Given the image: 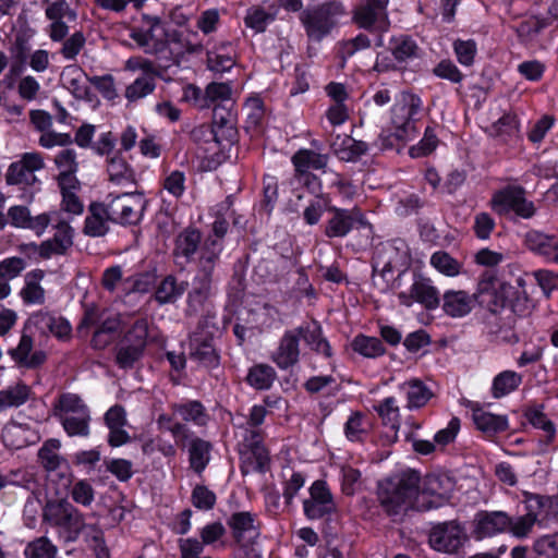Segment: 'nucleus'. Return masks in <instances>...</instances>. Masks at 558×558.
Returning <instances> with one entry per match:
<instances>
[{"label":"nucleus","mask_w":558,"mask_h":558,"mask_svg":"<svg viewBox=\"0 0 558 558\" xmlns=\"http://www.w3.org/2000/svg\"><path fill=\"white\" fill-rule=\"evenodd\" d=\"M154 89L155 80L151 76L144 75L136 78L131 85L126 87L125 97L130 101H135L151 94Z\"/></svg>","instance_id":"obj_60"},{"label":"nucleus","mask_w":558,"mask_h":558,"mask_svg":"<svg viewBox=\"0 0 558 558\" xmlns=\"http://www.w3.org/2000/svg\"><path fill=\"white\" fill-rule=\"evenodd\" d=\"M250 434L244 437V446L250 449V454L255 459V470L263 471L268 464L269 456L264 446L260 445V434L257 429L246 430Z\"/></svg>","instance_id":"obj_49"},{"label":"nucleus","mask_w":558,"mask_h":558,"mask_svg":"<svg viewBox=\"0 0 558 558\" xmlns=\"http://www.w3.org/2000/svg\"><path fill=\"white\" fill-rule=\"evenodd\" d=\"M61 82L76 99L92 100L90 77L80 66H65L61 73Z\"/></svg>","instance_id":"obj_25"},{"label":"nucleus","mask_w":558,"mask_h":558,"mask_svg":"<svg viewBox=\"0 0 558 558\" xmlns=\"http://www.w3.org/2000/svg\"><path fill=\"white\" fill-rule=\"evenodd\" d=\"M44 521L54 527H60L66 533L69 541H75L78 534L87 529V542L98 558H108V549L105 545L104 533L95 525H86L83 514L65 500L49 501L44 508Z\"/></svg>","instance_id":"obj_1"},{"label":"nucleus","mask_w":558,"mask_h":558,"mask_svg":"<svg viewBox=\"0 0 558 558\" xmlns=\"http://www.w3.org/2000/svg\"><path fill=\"white\" fill-rule=\"evenodd\" d=\"M26 558H56L57 547L45 536L27 544L24 550Z\"/></svg>","instance_id":"obj_56"},{"label":"nucleus","mask_w":558,"mask_h":558,"mask_svg":"<svg viewBox=\"0 0 558 558\" xmlns=\"http://www.w3.org/2000/svg\"><path fill=\"white\" fill-rule=\"evenodd\" d=\"M522 381V376L513 371H505L498 374L492 387V392L495 398H501L511 391L515 390Z\"/></svg>","instance_id":"obj_51"},{"label":"nucleus","mask_w":558,"mask_h":558,"mask_svg":"<svg viewBox=\"0 0 558 558\" xmlns=\"http://www.w3.org/2000/svg\"><path fill=\"white\" fill-rule=\"evenodd\" d=\"M430 264L441 274L453 277L460 274L461 264L447 252L439 251L432 255Z\"/></svg>","instance_id":"obj_58"},{"label":"nucleus","mask_w":558,"mask_h":558,"mask_svg":"<svg viewBox=\"0 0 558 558\" xmlns=\"http://www.w3.org/2000/svg\"><path fill=\"white\" fill-rule=\"evenodd\" d=\"M29 396L31 388L23 383L9 386L0 391V411L24 404L29 399Z\"/></svg>","instance_id":"obj_46"},{"label":"nucleus","mask_w":558,"mask_h":558,"mask_svg":"<svg viewBox=\"0 0 558 558\" xmlns=\"http://www.w3.org/2000/svg\"><path fill=\"white\" fill-rule=\"evenodd\" d=\"M408 397V408H421L432 398L430 390L418 379H411L402 385Z\"/></svg>","instance_id":"obj_48"},{"label":"nucleus","mask_w":558,"mask_h":558,"mask_svg":"<svg viewBox=\"0 0 558 558\" xmlns=\"http://www.w3.org/2000/svg\"><path fill=\"white\" fill-rule=\"evenodd\" d=\"M466 404L473 410V421L478 429L485 433H497L508 428V421L505 416L485 412L471 401H468Z\"/></svg>","instance_id":"obj_39"},{"label":"nucleus","mask_w":558,"mask_h":558,"mask_svg":"<svg viewBox=\"0 0 558 558\" xmlns=\"http://www.w3.org/2000/svg\"><path fill=\"white\" fill-rule=\"evenodd\" d=\"M46 272L41 269L28 271L24 278V286L20 290L22 301L27 305H43L46 301V291L41 287Z\"/></svg>","instance_id":"obj_27"},{"label":"nucleus","mask_w":558,"mask_h":558,"mask_svg":"<svg viewBox=\"0 0 558 558\" xmlns=\"http://www.w3.org/2000/svg\"><path fill=\"white\" fill-rule=\"evenodd\" d=\"M422 100L418 96L403 92L396 101L391 111V122L396 129L395 137L402 141H411L417 131L414 118L420 112Z\"/></svg>","instance_id":"obj_9"},{"label":"nucleus","mask_w":558,"mask_h":558,"mask_svg":"<svg viewBox=\"0 0 558 558\" xmlns=\"http://www.w3.org/2000/svg\"><path fill=\"white\" fill-rule=\"evenodd\" d=\"M454 489V482L445 474H429L425 477L421 497L432 496L438 499V504L448 500Z\"/></svg>","instance_id":"obj_34"},{"label":"nucleus","mask_w":558,"mask_h":558,"mask_svg":"<svg viewBox=\"0 0 558 558\" xmlns=\"http://www.w3.org/2000/svg\"><path fill=\"white\" fill-rule=\"evenodd\" d=\"M510 290L509 283L498 278L492 270H487L480 277L476 291L473 294L475 303L487 308L489 315H498L510 310L507 307Z\"/></svg>","instance_id":"obj_6"},{"label":"nucleus","mask_w":558,"mask_h":558,"mask_svg":"<svg viewBox=\"0 0 558 558\" xmlns=\"http://www.w3.org/2000/svg\"><path fill=\"white\" fill-rule=\"evenodd\" d=\"M276 13V10H266L260 5H253L246 11L244 24L254 33H263L268 24L275 20Z\"/></svg>","instance_id":"obj_45"},{"label":"nucleus","mask_w":558,"mask_h":558,"mask_svg":"<svg viewBox=\"0 0 558 558\" xmlns=\"http://www.w3.org/2000/svg\"><path fill=\"white\" fill-rule=\"evenodd\" d=\"M418 481V475L410 472L397 480L381 483L378 499L385 511L390 515H398L413 508L421 509L416 504L420 497Z\"/></svg>","instance_id":"obj_2"},{"label":"nucleus","mask_w":558,"mask_h":558,"mask_svg":"<svg viewBox=\"0 0 558 558\" xmlns=\"http://www.w3.org/2000/svg\"><path fill=\"white\" fill-rule=\"evenodd\" d=\"M292 162L295 171L303 174L311 169L319 170L325 168L328 162V156L311 149H300L293 155Z\"/></svg>","instance_id":"obj_42"},{"label":"nucleus","mask_w":558,"mask_h":558,"mask_svg":"<svg viewBox=\"0 0 558 558\" xmlns=\"http://www.w3.org/2000/svg\"><path fill=\"white\" fill-rule=\"evenodd\" d=\"M276 378L275 369L267 364L253 366L247 374L248 384L255 389H268Z\"/></svg>","instance_id":"obj_53"},{"label":"nucleus","mask_w":558,"mask_h":558,"mask_svg":"<svg viewBox=\"0 0 558 558\" xmlns=\"http://www.w3.org/2000/svg\"><path fill=\"white\" fill-rule=\"evenodd\" d=\"M4 445L12 449H20L35 441L36 434L27 425L11 422L1 433Z\"/></svg>","instance_id":"obj_33"},{"label":"nucleus","mask_w":558,"mask_h":558,"mask_svg":"<svg viewBox=\"0 0 558 558\" xmlns=\"http://www.w3.org/2000/svg\"><path fill=\"white\" fill-rule=\"evenodd\" d=\"M111 222L120 225L137 223L146 209L147 199L141 192L109 194L104 201Z\"/></svg>","instance_id":"obj_7"},{"label":"nucleus","mask_w":558,"mask_h":558,"mask_svg":"<svg viewBox=\"0 0 558 558\" xmlns=\"http://www.w3.org/2000/svg\"><path fill=\"white\" fill-rule=\"evenodd\" d=\"M211 445L201 438H195L190 445V464L191 468L201 473L207 466L210 459Z\"/></svg>","instance_id":"obj_47"},{"label":"nucleus","mask_w":558,"mask_h":558,"mask_svg":"<svg viewBox=\"0 0 558 558\" xmlns=\"http://www.w3.org/2000/svg\"><path fill=\"white\" fill-rule=\"evenodd\" d=\"M187 281H179L175 276H166L156 287L154 298L160 305L175 303L186 291Z\"/></svg>","instance_id":"obj_32"},{"label":"nucleus","mask_w":558,"mask_h":558,"mask_svg":"<svg viewBox=\"0 0 558 558\" xmlns=\"http://www.w3.org/2000/svg\"><path fill=\"white\" fill-rule=\"evenodd\" d=\"M524 243L529 250L558 263V238L537 230L526 232Z\"/></svg>","instance_id":"obj_29"},{"label":"nucleus","mask_w":558,"mask_h":558,"mask_svg":"<svg viewBox=\"0 0 558 558\" xmlns=\"http://www.w3.org/2000/svg\"><path fill=\"white\" fill-rule=\"evenodd\" d=\"M490 207L499 215L513 211L518 217L531 219L536 214L532 201L525 197V190L518 185H508L493 194Z\"/></svg>","instance_id":"obj_10"},{"label":"nucleus","mask_w":558,"mask_h":558,"mask_svg":"<svg viewBox=\"0 0 558 558\" xmlns=\"http://www.w3.org/2000/svg\"><path fill=\"white\" fill-rule=\"evenodd\" d=\"M329 213H331V217L327 220L325 226V235L328 238H343L353 230L356 225L369 227L359 208L348 210L330 207Z\"/></svg>","instance_id":"obj_14"},{"label":"nucleus","mask_w":558,"mask_h":558,"mask_svg":"<svg viewBox=\"0 0 558 558\" xmlns=\"http://www.w3.org/2000/svg\"><path fill=\"white\" fill-rule=\"evenodd\" d=\"M536 521L537 515L533 512H529L515 519L511 518V523L509 524L508 530L513 536L523 538L532 532Z\"/></svg>","instance_id":"obj_62"},{"label":"nucleus","mask_w":558,"mask_h":558,"mask_svg":"<svg viewBox=\"0 0 558 558\" xmlns=\"http://www.w3.org/2000/svg\"><path fill=\"white\" fill-rule=\"evenodd\" d=\"M8 218L13 227L32 230L37 235L44 234L51 222L49 214L43 213L37 216H32L27 207L20 205L9 208L7 219Z\"/></svg>","instance_id":"obj_20"},{"label":"nucleus","mask_w":558,"mask_h":558,"mask_svg":"<svg viewBox=\"0 0 558 558\" xmlns=\"http://www.w3.org/2000/svg\"><path fill=\"white\" fill-rule=\"evenodd\" d=\"M300 331V339L302 338L312 350L324 354L325 356H331V349L328 341L323 338L322 327L317 322H313L305 326L296 328Z\"/></svg>","instance_id":"obj_40"},{"label":"nucleus","mask_w":558,"mask_h":558,"mask_svg":"<svg viewBox=\"0 0 558 558\" xmlns=\"http://www.w3.org/2000/svg\"><path fill=\"white\" fill-rule=\"evenodd\" d=\"M396 253V247L391 244H384L377 247L374 256V275L383 280H389L388 277L392 276L393 259L389 257L387 260L383 258L384 254L390 255Z\"/></svg>","instance_id":"obj_52"},{"label":"nucleus","mask_w":558,"mask_h":558,"mask_svg":"<svg viewBox=\"0 0 558 558\" xmlns=\"http://www.w3.org/2000/svg\"><path fill=\"white\" fill-rule=\"evenodd\" d=\"M304 513L308 519H320L331 513L336 506L332 496L323 481H316L310 488V498L303 502Z\"/></svg>","instance_id":"obj_16"},{"label":"nucleus","mask_w":558,"mask_h":558,"mask_svg":"<svg viewBox=\"0 0 558 558\" xmlns=\"http://www.w3.org/2000/svg\"><path fill=\"white\" fill-rule=\"evenodd\" d=\"M145 344V337L141 336L135 343L120 347L116 355L117 364L121 368L133 367L134 363L142 356Z\"/></svg>","instance_id":"obj_50"},{"label":"nucleus","mask_w":558,"mask_h":558,"mask_svg":"<svg viewBox=\"0 0 558 558\" xmlns=\"http://www.w3.org/2000/svg\"><path fill=\"white\" fill-rule=\"evenodd\" d=\"M230 525L233 530L234 537L243 546L251 544L258 535L254 525V518L250 512L234 513L230 519Z\"/></svg>","instance_id":"obj_38"},{"label":"nucleus","mask_w":558,"mask_h":558,"mask_svg":"<svg viewBox=\"0 0 558 558\" xmlns=\"http://www.w3.org/2000/svg\"><path fill=\"white\" fill-rule=\"evenodd\" d=\"M514 322L515 317L511 310H507L498 315H489L486 318L489 333L495 335L497 340L508 343L518 341V337L513 331Z\"/></svg>","instance_id":"obj_28"},{"label":"nucleus","mask_w":558,"mask_h":558,"mask_svg":"<svg viewBox=\"0 0 558 558\" xmlns=\"http://www.w3.org/2000/svg\"><path fill=\"white\" fill-rule=\"evenodd\" d=\"M45 166L39 153H25L17 161L12 162L5 172L8 185H16L24 191L22 198L32 202L34 192L32 187L38 182L36 171Z\"/></svg>","instance_id":"obj_8"},{"label":"nucleus","mask_w":558,"mask_h":558,"mask_svg":"<svg viewBox=\"0 0 558 558\" xmlns=\"http://www.w3.org/2000/svg\"><path fill=\"white\" fill-rule=\"evenodd\" d=\"M27 324L35 327L39 333L52 335L59 340L70 339L72 332V327L64 317L45 311L32 314Z\"/></svg>","instance_id":"obj_17"},{"label":"nucleus","mask_w":558,"mask_h":558,"mask_svg":"<svg viewBox=\"0 0 558 558\" xmlns=\"http://www.w3.org/2000/svg\"><path fill=\"white\" fill-rule=\"evenodd\" d=\"M121 333V320L117 315H111L101 320L90 340L96 350H104L110 345Z\"/></svg>","instance_id":"obj_31"},{"label":"nucleus","mask_w":558,"mask_h":558,"mask_svg":"<svg viewBox=\"0 0 558 558\" xmlns=\"http://www.w3.org/2000/svg\"><path fill=\"white\" fill-rule=\"evenodd\" d=\"M352 145H354V138L347 134L331 135L329 140L332 153L345 161L352 160Z\"/></svg>","instance_id":"obj_61"},{"label":"nucleus","mask_w":558,"mask_h":558,"mask_svg":"<svg viewBox=\"0 0 558 558\" xmlns=\"http://www.w3.org/2000/svg\"><path fill=\"white\" fill-rule=\"evenodd\" d=\"M142 25L130 28V38H132L137 47L142 48L145 53L155 56L161 60L166 56V28L159 16L144 14L142 16Z\"/></svg>","instance_id":"obj_5"},{"label":"nucleus","mask_w":558,"mask_h":558,"mask_svg":"<svg viewBox=\"0 0 558 558\" xmlns=\"http://www.w3.org/2000/svg\"><path fill=\"white\" fill-rule=\"evenodd\" d=\"M438 140L433 129L427 128L424 137L415 146L409 150L410 156L413 158L424 157L430 154L437 146Z\"/></svg>","instance_id":"obj_64"},{"label":"nucleus","mask_w":558,"mask_h":558,"mask_svg":"<svg viewBox=\"0 0 558 558\" xmlns=\"http://www.w3.org/2000/svg\"><path fill=\"white\" fill-rule=\"evenodd\" d=\"M109 222L111 219L105 202L93 203L85 219L84 233L89 236H102L109 230Z\"/></svg>","instance_id":"obj_30"},{"label":"nucleus","mask_w":558,"mask_h":558,"mask_svg":"<svg viewBox=\"0 0 558 558\" xmlns=\"http://www.w3.org/2000/svg\"><path fill=\"white\" fill-rule=\"evenodd\" d=\"M511 518L504 511H480L474 518L473 534L482 539L508 530Z\"/></svg>","instance_id":"obj_18"},{"label":"nucleus","mask_w":558,"mask_h":558,"mask_svg":"<svg viewBox=\"0 0 558 558\" xmlns=\"http://www.w3.org/2000/svg\"><path fill=\"white\" fill-rule=\"evenodd\" d=\"M375 409L385 424L391 425L392 428H398L400 414L397 401L393 397L386 398Z\"/></svg>","instance_id":"obj_63"},{"label":"nucleus","mask_w":558,"mask_h":558,"mask_svg":"<svg viewBox=\"0 0 558 558\" xmlns=\"http://www.w3.org/2000/svg\"><path fill=\"white\" fill-rule=\"evenodd\" d=\"M390 49L395 59L402 62L415 57L418 48L413 39L402 35L391 40Z\"/></svg>","instance_id":"obj_57"},{"label":"nucleus","mask_w":558,"mask_h":558,"mask_svg":"<svg viewBox=\"0 0 558 558\" xmlns=\"http://www.w3.org/2000/svg\"><path fill=\"white\" fill-rule=\"evenodd\" d=\"M61 442L58 439H48L38 450V462L47 472H53L68 465V461L59 453Z\"/></svg>","instance_id":"obj_36"},{"label":"nucleus","mask_w":558,"mask_h":558,"mask_svg":"<svg viewBox=\"0 0 558 558\" xmlns=\"http://www.w3.org/2000/svg\"><path fill=\"white\" fill-rule=\"evenodd\" d=\"M202 233L195 228L182 230L174 240L173 258L174 263L184 266L193 260L195 253L199 248Z\"/></svg>","instance_id":"obj_21"},{"label":"nucleus","mask_w":558,"mask_h":558,"mask_svg":"<svg viewBox=\"0 0 558 558\" xmlns=\"http://www.w3.org/2000/svg\"><path fill=\"white\" fill-rule=\"evenodd\" d=\"M234 106V102H228V105H215L213 110L214 124L219 128L233 130L236 123Z\"/></svg>","instance_id":"obj_59"},{"label":"nucleus","mask_w":558,"mask_h":558,"mask_svg":"<svg viewBox=\"0 0 558 558\" xmlns=\"http://www.w3.org/2000/svg\"><path fill=\"white\" fill-rule=\"evenodd\" d=\"M206 99L208 107L211 104L215 105H228V102H234L232 99V87L229 83H216L213 82L206 87Z\"/></svg>","instance_id":"obj_55"},{"label":"nucleus","mask_w":558,"mask_h":558,"mask_svg":"<svg viewBox=\"0 0 558 558\" xmlns=\"http://www.w3.org/2000/svg\"><path fill=\"white\" fill-rule=\"evenodd\" d=\"M33 344L32 337L23 333L17 347L10 349L8 354L20 366L36 368L45 363L47 355L40 350L33 352Z\"/></svg>","instance_id":"obj_26"},{"label":"nucleus","mask_w":558,"mask_h":558,"mask_svg":"<svg viewBox=\"0 0 558 558\" xmlns=\"http://www.w3.org/2000/svg\"><path fill=\"white\" fill-rule=\"evenodd\" d=\"M222 241L208 236L203 244L197 263V271L214 276V270L222 252Z\"/></svg>","instance_id":"obj_37"},{"label":"nucleus","mask_w":558,"mask_h":558,"mask_svg":"<svg viewBox=\"0 0 558 558\" xmlns=\"http://www.w3.org/2000/svg\"><path fill=\"white\" fill-rule=\"evenodd\" d=\"M235 64V52L231 44L222 43L207 53V66L216 73L231 70Z\"/></svg>","instance_id":"obj_35"},{"label":"nucleus","mask_w":558,"mask_h":558,"mask_svg":"<svg viewBox=\"0 0 558 558\" xmlns=\"http://www.w3.org/2000/svg\"><path fill=\"white\" fill-rule=\"evenodd\" d=\"M300 331L296 328L283 333L279 341L272 361L281 369H287L299 362L300 357Z\"/></svg>","instance_id":"obj_22"},{"label":"nucleus","mask_w":558,"mask_h":558,"mask_svg":"<svg viewBox=\"0 0 558 558\" xmlns=\"http://www.w3.org/2000/svg\"><path fill=\"white\" fill-rule=\"evenodd\" d=\"M398 298L402 305L411 306L413 302H417L427 310H435L440 303L438 290L424 278L415 280L410 292H401Z\"/></svg>","instance_id":"obj_19"},{"label":"nucleus","mask_w":558,"mask_h":558,"mask_svg":"<svg viewBox=\"0 0 558 558\" xmlns=\"http://www.w3.org/2000/svg\"><path fill=\"white\" fill-rule=\"evenodd\" d=\"M341 13H343V9L340 3L328 2L314 10L304 11L301 20L307 35L313 39L320 40L336 24L335 17Z\"/></svg>","instance_id":"obj_11"},{"label":"nucleus","mask_w":558,"mask_h":558,"mask_svg":"<svg viewBox=\"0 0 558 558\" xmlns=\"http://www.w3.org/2000/svg\"><path fill=\"white\" fill-rule=\"evenodd\" d=\"M172 413H162L157 418V425L160 430L171 433L175 444L185 447L186 440L190 437L187 427L175 420L179 415L183 421L193 422L198 426L207 424L208 415L205 408L198 401H190L182 404H173L171 407Z\"/></svg>","instance_id":"obj_3"},{"label":"nucleus","mask_w":558,"mask_h":558,"mask_svg":"<svg viewBox=\"0 0 558 558\" xmlns=\"http://www.w3.org/2000/svg\"><path fill=\"white\" fill-rule=\"evenodd\" d=\"M466 538L464 527L457 520L435 524L428 536L434 549L448 554L456 553Z\"/></svg>","instance_id":"obj_13"},{"label":"nucleus","mask_w":558,"mask_h":558,"mask_svg":"<svg viewBox=\"0 0 558 558\" xmlns=\"http://www.w3.org/2000/svg\"><path fill=\"white\" fill-rule=\"evenodd\" d=\"M389 0H366L354 11L355 23L365 29L375 27L380 33L389 27L387 5Z\"/></svg>","instance_id":"obj_15"},{"label":"nucleus","mask_w":558,"mask_h":558,"mask_svg":"<svg viewBox=\"0 0 558 558\" xmlns=\"http://www.w3.org/2000/svg\"><path fill=\"white\" fill-rule=\"evenodd\" d=\"M56 415L69 436L85 437L89 434V411L77 395H61L56 405Z\"/></svg>","instance_id":"obj_4"},{"label":"nucleus","mask_w":558,"mask_h":558,"mask_svg":"<svg viewBox=\"0 0 558 558\" xmlns=\"http://www.w3.org/2000/svg\"><path fill=\"white\" fill-rule=\"evenodd\" d=\"M214 290L213 275L196 272L192 280V289L187 293L186 304L187 313L196 314L211 296Z\"/></svg>","instance_id":"obj_24"},{"label":"nucleus","mask_w":558,"mask_h":558,"mask_svg":"<svg viewBox=\"0 0 558 558\" xmlns=\"http://www.w3.org/2000/svg\"><path fill=\"white\" fill-rule=\"evenodd\" d=\"M107 171L109 180L118 185H134L135 174L125 159L121 156H113L108 161Z\"/></svg>","instance_id":"obj_43"},{"label":"nucleus","mask_w":558,"mask_h":558,"mask_svg":"<svg viewBox=\"0 0 558 558\" xmlns=\"http://www.w3.org/2000/svg\"><path fill=\"white\" fill-rule=\"evenodd\" d=\"M486 131L490 136L500 138L504 142L515 137L519 133V121L515 113L505 112L495 122L487 126Z\"/></svg>","instance_id":"obj_41"},{"label":"nucleus","mask_w":558,"mask_h":558,"mask_svg":"<svg viewBox=\"0 0 558 558\" xmlns=\"http://www.w3.org/2000/svg\"><path fill=\"white\" fill-rule=\"evenodd\" d=\"M196 34H185L182 31L170 29L166 34V56L161 59L165 61V68L171 64L179 65L186 54H197L203 51V45L195 40Z\"/></svg>","instance_id":"obj_12"},{"label":"nucleus","mask_w":558,"mask_h":558,"mask_svg":"<svg viewBox=\"0 0 558 558\" xmlns=\"http://www.w3.org/2000/svg\"><path fill=\"white\" fill-rule=\"evenodd\" d=\"M475 305L474 294L464 290H447L442 294L441 308L449 317H465L474 310Z\"/></svg>","instance_id":"obj_23"},{"label":"nucleus","mask_w":558,"mask_h":558,"mask_svg":"<svg viewBox=\"0 0 558 558\" xmlns=\"http://www.w3.org/2000/svg\"><path fill=\"white\" fill-rule=\"evenodd\" d=\"M352 348L355 352L371 359L380 356L385 353V348L378 338L363 335L354 338L352 341Z\"/></svg>","instance_id":"obj_54"},{"label":"nucleus","mask_w":558,"mask_h":558,"mask_svg":"<svg viewBox=\"0 0 558 558\" xmlns=\"http://www.w3.org/2000/svg\"><path fill=\"white\" fill-rule=\"evenodd\" d=\"M191 357L205 366H216L218 364V355L211 343V338L194 336L191 339Z\"/></svg>","instance_id":"obj_44"}]
</instances>
